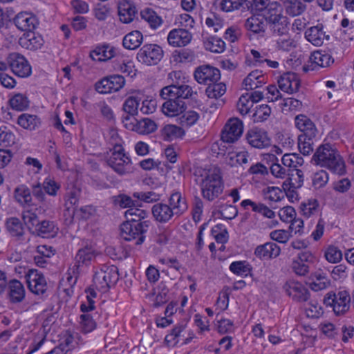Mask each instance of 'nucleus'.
Instances as JSON below:
<instances>
[{
    "label": "nucleus",
    "mask_w": 354,
    "mask_h": 354,
    "mask_svg": "<svg viewBox=\"0 0 354 354\" xmlns=\"http://www.w3.org/2000/svg\"><path fill=\"white\" fill-rule=\"evenodd\" d=\"M313 160L317 165L326 167L335 174L343 175L346 172L344 160L337 149L328 143L318 147Z\"/></svg>",
    "instance_id": "obj_1"
},
{
    "label": "nucleus",
    "mask_w": 354,
    "mask_h": 354,
    "mask_svg": "<svg viewBox=\"0 0 354 354\" xmlns=\"http://www.w3.org/2000/svg\"><path fill=\"white\" fill-rule=\"evenodd\" d=\"M200 183L202 196L213 201L223 193L224 183L219 168L213 167L204 172Z\"/></svg>",
    "instance_id": "obj_2"
},
{
    "label": "nucleus",
    "mask_w": 354,
    "mask_h": 354,
    "mask_svg": "<svg viewBox=\"0 0 354 354\" xmlns=\"http://www.w3.org/2000/svg\"><path fill=\"white\" fill-rule=\"evenodd\" d=\"M38 209L23 210L22 218L29 230L33 234L42 237L53 236L58 228L54 222L40 220L37 214Z\"/></svg>",
    "instance_id": "obj_3"
},
{
    "label": "nucleus",
    "mask_w": 354,
    "mask_h": 354,
    "mask_svg": "<svg viewBox=\"0 0 354 354\" xmlns=\"http://www.w3.org/2000/svg\"><path fill=\"white\" fill-rule=\"evenodd\" d=\"M149 221H143V222H138L135 218L127 221L120 226L121 236L126 241L136 240V244H142L145 239V234L149 228Z\"/></svg>",
    "instance_id": "obj_4"
},
{
    "label": "nucleus",
    "mask_w": 354,
    "mask_h": 354,
    "mask_svg": "<svg viewBox=\"0 0 354 354\" xmlns=\"http://www.w3.org/2000/svg\"><path fill=\"white\" fill-rule=\"evenodd\" d=\"M107 163L116 173L124 175L129 171L131 161L124 153L121 145L116 144L113 147L111 155L107 160Z\"/></svg>",
    "instance_id": "obj_5"
},
{
    "label": "nucleus",
    "mask_w": 354,
    "mask_h": 354,
    "mask_svg": "<svg viewBox=\"0 0 354 354\" xmlns=\"http://www.w3.org/2000/svg\"><path fill=\"white\" fill-rule=\"evenodd\" d=\"M324 302L326 306H333L337 315H342L350 308V294L346 290L339 291L337 294L328 292L324 297Z\"/></svg>",
    "instance_id": "obj_6"
},
{
    "label": "nucleus",
    "mask_w": 354,
    "mask_h": 354,
    "mask_svg": "<svg viewBox=\"0 0 354 354\" xmlns=\"http://www.w3.org/2000/svg\"><path fill=\"white\" fill-rule=\"evenodd\" d=\"M119 279L118 269L115 266L105 267L97 272L93 277V283L101 291H106Z\"/></svg>",
    "instance_id": "obj_7"
},
{
    "label": "nucleus",
    "mask_w": 354,
    "mask_h": 354,
    "mask_svg": "<svg viewBox=\"0 0 354 354\" xmlns=\"http://www.w3.org/2000/svg\"><path fill=\"white\" fill-rule=\"evenodd\" d=\"M163 57L162 48L153 44L144 45L137 53V59L139 62L147 66L158 64Z\"/></svg>",
    "instance_id": "obj_8"
},
{
    "label": "nucleus",
    "mask_w": 354,
    "mask_h": 354,
    "mask_svg": "<svg viewBox=\"0 0 354 354\" xmlns=\"http://www.w3.org/2000/svg\"><path fill=\"white\" fill-rule=\"evenodd\" d=\"M122 121L126 129L134 131L139 134H149L157 129L156 123L148 118L137 120L130 116H122Z\"/></svg>",
    "instance_id": "obj_9"
},
{
    "label": "nucleus",
    "mask_w": 354,
    "mask_h": 354,
    "mask_svg": "<svg viewBox=\"0 0 354 354\" xmlns=\"http://www.w3.org/2000/svg\"><path fill=\"white\" fill-rule=\"evenodd\" d=\"M95 257V250L91 245H87L80 248L75 256L71 268L73 274H78L84 268L90 266Z\"/></svg>",
    "instance_id": "obj_10"
},
{
    "label": "nucleus",
    "mask_w": 354,
    "mask_h": 354,
    "mask_svg": "<svg viewBox=\"0 0 354 354\" xmlns=\"http://www.w3.org/2000/svg\"><path fill=\"white\" fill-rule=\"evenodd\" d=\"M243 132V122L237 118H232L227 120L224 126L221 138L224 142L234 143L241 138Z\"/></svg>",
    "instance_id": "obj_11"
},
{
    "label": "nucleus",
    "mask_w": 354,
    "mask_h": 354,
    "mask_svg": "<svg viewBox=\"0 0 354 354\" xmlns=\"http://www.w3.org/2000/svg\"><path fill=\"white\" fill-rule=\"evenodd\" d=\"M6 60L12 73L20 77H27L32 73L31 66L27 59L17 53L9 54Z\"/></svg>",
    "instance_id": "obj_12"
},
{
    "label": "nucleus",
    "mask_w": 354,
    "mask_h": 354,
    "mask_svg": "<svg viewBox=\"0 0 354 354\" xmlns=\"http://www.w3.org/2000/svg\"><path fill=\"white\" fill-rule=\"evenodd\" d=\"M245 138L248 143L254 148L265 149L271 145V139L263 129L254 127L248 130Z\"/></svg>",
    "instance_id": "obj_13"
},
{
    "label": "nucleus",
    "mask_w": 354,
    "mask_h": 354,
    "mask_svg": "<svg viewBox=\"0 0 354 354\" xmlns=\"http://www.w3.org/2000/svg\"><path fill=\"white\" fill-rule=\"evenodd\" d=\"M194 78L199 84H209L218 82L221 78L220 71L209 65L198 66L194 71Z\"/></svg>",
    "instance_id": "obj_14"
},
{
    "label": "nucleus",
    "mask_w": 354,
    "mask_h": 354,
    "mask_svg": "<svg viewBox=\"0 0 354 354\" xmlns=\"http://www.w3.org/2000/svg\"><path fill=\"white\" fill-rule=\"evenodd\" d=\"M283 289L289 297H291L296 301H307L309 298V291L303 284L298 281L294 280L288 281L283 285Z\"/></svg>",
    "instance_id": "obj_15"
},
{
    "label": "nucleus",
    "mask_w": 354,
    "mask_h": 354,
    "mask_svg": "<svg viewBox=\"0 0 354 354\" xmlns=\"http://www.w3.org/2000/svg\"><path fill=\"white\" fill-rule=\"evenodd\" d=\"M26 281L29 290L35 295H42L47 290V283L45 277L37 270H29L26 274Z\"/></svg>",
    "instance_id": "obj_16"
},
{
    "label": "nucleus",
    "mask_w": 354,
    "mask_h": 354,
    "mask_svg": "<svg viewBox=\"0 0 354 354\" xmlns=\"http://www.w3.org/2000/svg\"><path fill=\"white\" fill-rule=\"evenodd\" d=\"M16 27L21 31H33L39 25L37 17L31 12H21L13 19Z\"/></svg>",
    "instance_id": "obj_17"
},
{
    "label": "nucleus",
    "mask_w": 354,
    "mask_h": 354,
    "mask_svg": "<svg viewBox=\"0 0 354 354\" xmlns=\"http://www.w3.org/2000/svg\"><path fill=\"white\" fill-rule=\"evenodd\" d=\"M16 202L24 207V210L38 209L34 207L31 190L25 185L17 186L14 190Z\"/></svg>",
    "instance_id": "obj_18"
},
{
    "label": "nucleus",
    "mask_w": 354,
    "mask_h": 354,
    "mask_svg": "<svg viewBox=\"0 0 354 354\" xmlns=\"http://www.w3.org/2000/svg\"><path fill=\"white\" fill-rule=\"evenodd\" d=\"M192 35L184 28H175L171 30L167 36L169 45L174 47H183L190 43Z\"/></svg>",
    "instance_id": "obj_19"
},
{
    "label": "nucleus",
    "mask_w": 354,
    "mask_h": 354,
    "mask_svg": "<svg viewBox=\"0 0 354 354\" xmlns=\"http://www.w3.org/2000/svg\"><path fill=\"white\" fill-rule=\"evenodd\" d=\"M167 205L174 213L175 219L180 217L188 209L187 200L180 192H174L171 194Z\"/></svg>",
    "instance_id": "obj_20"
},
{
    "label": "nucleus",
    "mask_w": 354,
    "mask_h": 354,
    "mask_svg": "<svg viewBox=\"0 0 354 354\" xmlns=\"http://www.w3.org/2000/svg\"><path fill=\"white\" fill-rule=\"evenodd\" d=\"M151 213L154 220L160 223H167L175 219L174 213L167 203H156L151 207Z\"/></svg>",
    "instance_id": "obj_21"
},
{
    "label": "nucleus",
    "mask_w": 354,
    "mask_h": 354,
    "mask_svg": "<svg viewBox=\"0 0 354 354\" xmlns=\"http://www.w3.org/2000/svg\"><path fill=\"white\" fill-rule=\"evenodd\" d=\"M278 84L281 91L291 94L298 91L300 81L295 73L288 72L280 77Z\"/></svg>",
    "instance_id": "obj_22"
},
{
    "label": "nucleus",
    "mask_w": 354,
    "mask_h": 354,
    "mask_svg": "<svg viewBox=\"0 0 354 354\" xmlns=\"http://www.w3.org/2000/svg\"><path fill=\"white\" fill-rule=\"evenodd\" d=\"M305 37L309 42L317 46L322 45L325 39H329V35H326L324 30L322 24H318L307 29L305 32Z\"/></svg>",
    "instance_id": "obj_23"
},
{
    "label": "nucleus",
    "mask_w": 354,
    "mask_h": 354,
    "mask_svg": "<svg viewBox=\"0 0 354 354\" xmlns=\"http://www.w3.org/2000/svg\"><path fill=\"white\" fill-rule=\"evenodd\" d=\"M44 41L41 35L36 34L33 31L25 33L19 39V45L26 49L36 50L40 49L44 45Z\"/></svg>",
    "instance_id": "obj_24"
},
{
    "label": "nucleus",
    "mask_w": 354,
    "mask_h": 354,
    "mask_svg": "<svg viewBox=\"0 0 354 354\" xmlns=\"http://www.w3.org/2000/svg\"><path fill=\"white\" fill-rule=\"evenodd\" d=\"M295 125L302 133L299 136H305L310 138H314L317 135V129L315 124L304 115H299L295 118Z\"/></svg>",
    "instance_id": "obj_25"
},
{
    "label": "nucleus",
    "mask_w": 354,
    "mask_h": 354,
    "mask_svg": "<svg viewBox=\"0 0 354 354\" xmlns=\"http://www.w3.org/2000/svg\"><path fill=\"white\" fill-rule=\"evenodd\" d=\"M161 109L165 115L174 117L184 112L185 103L180 99H170L162 104Z\"/></svg>",
    "instance_id": "obj_26"
},
{
    "label": "nucleus",
    "mask_w": 354,
    "mask_h": 354,
    "mask_svg": "<svg viewBox=\"0 0 354 354\" xmlns=\"http://www.w3.org/2000/svg\"><path fill=\"white\" fill-rule=\"evenodd\" d=\"M280 248L274 243L268 242L257 246L254 250V254L260 259L276 258L280 254Z\"/></svg>",
    "instance_id": "obj_27"
},
{
    "label": "nucleus",
    "mask_w": 354,
    "mask_h": 354,
    "mask_svg": "<svg viewBox=\"0 0 354 354\" xmlns=\"http://www.w3.org/2000/svg\"><path fill=\"white\" fill-rule=\"evenodd\" d=\"M272 36L286 35L289 32L288 19L285 15L279 17L276 16L268 21Z\"/></svg>",
    "instance_id": "obj_28"
},
{
    "label": "nucleus",
    "mask_w": 354,
    "mask_h": 354,
    "mask_svg": "<svg viewBox=\"0 0 354 354\" xmlns=\"http://www.w3.org/2000/svg\"><path fill=\"white\" fill-rule=\"evenodd\" d=\"M245 28L254 33H263L266 28L265 17L261 15H254L248 18L244 24Z\"/></svg>",
    "instance_id": "obj_29"
},
{
    "label": "nucleus",
    "mask_w": 354,
    "mask_h": 354,
    "mask_svg": "<svg viewBox=\"0 0 354 354\" xmlns=\"http://www.w3.org/2000/svg\"><path fill=\"white\" fill-rule=\"evenodd\" d=\"M118 15L124 24H129L134 19L137 10L136 7L129 1H123L118 3Z\"/></svg>",
    "instance_id": "obj_30"
},
{
    "label": "nucleus",
    "mask_w": 354,
    "mask_h": 354,
    "mask_svg": "<svg viewBox=\"0 0 354 354\" xmlns=\"http://www.w3.org/2000/svg\"><path fill=\"white\" fill-rule=\"evenodd\" d=\"M266 82V77L265 75L261 71L256 70L248 74L244 79L243 84L245 89L249 91L261 87Z\"/></svg>",
    "instance_id": "obj_31"
},
{
    "label": "nucleus",
    "mask_w": 354,
    "mask_h": 354,
    "mask_svg": "<svg viewBox=\"0 0 354 354\" xmlns=\"http://www.w3.org/2000/svg\"><path fill=\"white\" fill-rule=\"evenodd\" d=\"M286 13L291 17L301 15L306 9V5L300 0H279Z\"/></svg>",
    "instance_id": "obj_32"
},
{
    "label": "nucleus",
    "mask_w": 354,
    "mask_h": 354,
    "mask_svg": "<svg viewBox=\"0 0 354 354\" xmlns=\"http://www.w3.org/2000/svg\"><path fill=\"white\" fill-rule=\"evenodd\" d=\"M9 297L12 302H21L25 297V289L23 284L18 280L14 279L8 283Z\"/></svg>",
    "instance_id": "obj_33"
},
{
    "label": "nucleus",
    "mask_w": 354,
    "mask_h": 354,
    "mask_svg": "<svg viewBox=\"0 0 354 354\" xmlns=\"http://www.w3.org/2000/svg\"><path fill=\"white\" fill-rule=\"evenodd\" d=\"M275 38V48L280 51L289 52L296 48L297 42L292 38L289 32L286 35L274 36Z\"/></svg>",
    "instance_id": "obj_34"
},
{
    "label": "nucleus",
    "mask_w": 354,
    "mask_h": 354,
    "mask_svg": "<svg viewBox=\"0 0 354 354\" xmlns=\"http://www.w3.org/2000/svg\"><path fill=\"white\" fill-rule=\"evenodd\" d=\"M310 60L320 67H328L334 62V59L329 53L321 50L311 53Z\"/></svg>",
    "instance_id": "obj_35"
},
{
    "label": "nucleus",
    "mask_w": 354,
    "mask_h": 354,
    "mask_svg": "<svg viewBox=\"0 0 354 354\" xmlns=\"http://www.w3.org/2000/svg\"><path fill=\"white\" fill-rule=\"evenodd\" d=\"M5 225L9 234L13 237L19 239L24 234L23 224L18 218L10 217L7 218Z\"/></svg>",
    "instance_id": "obj_36"
},
{
    "label": "nucleus",
    "mask_w": 354,
    "mask_h": 354,
    "mask_svg": "<svg viewBox=\"0 0 354 354\" xmlns=\"http://www.w3.org/2000/svg\"><path fill=\"white\" fill-rule=\"evenodd\" d=\"M143 36L138 30L132 31L126 35L122 40L123 46L129 50L138 48L142 44Z\"/></svg>",
    "instance_id": "obj_37"
},
{
    "label": "nucleus",
    "mask_w": 354,
    "mask_h": 354,
    "mask_svg": "<svg viewBox=\"0 0 354 354\" xmlns=\"http://www.w3.org/2000/svg\"><path fill=\"white\" fill-rule=\"evenodd\" d=\"M241 205L243 208H247V207L250 206L254 212L260 213L265 217L269 218H272L275 216L274 212L267 206L262 203H256L250 199L243 200L241 203Z\"/></svg>",
    "instance_id": "obj_38"
},
{
    "label": "nucleus",
    "mask_w": 354,
    "mask_h": 354,
    "mask_svg": "<svg viewBox=\"0 0 354 354\" xmlns=\"http://www.w3.org/2000/svg\"><path fill=\"white\" fill-rule=\"evenodd\" d=\"M142 19L147 21L153 29L158 28L162 24V19L151 8H145L140 12Z\"/></svg>",
    "instance_id": "obj_39"
},
{
    "label": "nucleus",
    "mask_w": 354,
    "mask_h": 354,
    "mask_svg": "<svg viewBox=\"0 0 354 354\" xmlns=\"http://www.w3.org/2000/svg\"><path fill=\"white\" fill-rule=\"evenodd\" d=\"M17 124L24 129L32 131L39 126L40 121L35 115L23 113L19 116Z\"/></svg>",
    "instance_id": "obj_40"
},
{
    "label": "nucleus",
    "mask_w": 354,
    "mask_h": 354,
    "mask_svg": "<svg viewBox=\"0 0 354 354\" xmlns=\"http://www.w3.org/2000/svg\"><path fill=\"white\" fill-rule=\"evenodd\" d=\"M283 165L288 171L294 169H298V167L303 165L304 160L302 157L296 153H286L281 158Z\"/></svg>",
    "instance_id": "obj_41"
},
{
    "label": "nucleus",
    "mask_w": 354,
    "mask_h": 354,
    "mask_svg": "<svg viewBox=\"0 0 354 354\" xmlns=\"http://www.w3.org/2000/svg\"><path fill=\"white\" fill-rule=\"evenodd\" d=\"M96 317L97 313H89V312H85L80 316V325L82 332L88 333L95 329L97 326Z\"/></svg>",
    "instance_id": "obj_42"
},
{
    "label": "nucleus",
    "mask_w": 354,
    "mask_h": 354,
    "mask_svg": "<svg viewBox=\"0 0 354 354\" xmlns=\"http://www.w3.org/2000/svg\"><path fill=\"white\" fill-rule=\"evenodd\" d=\"M215 207L221 217L225 219L232 220L238 214V209L236 206L223 204L220 200L216 202Z\"/></svg>",
    "instance_id": "obj_43"
},
{
    "label": "nucleus",
    "mask_w": 354,
    "mask_h": 354,
    "mask_svg": "<svg viewBox=\"0 0 354 354\" xmlns=\"http://www.w3.org/2000/svg\"><path fill=\"white\" fill-rule=\"evenodd\" d=\"M161 132L165 140H173L184 135L183 129L174 124L165 125Z\"/></svg>",
    "instance_id": "obj_44"
},
{
    "label": "nucleus",
    "mask_w": 354,
    "mask_h": 354,
    "mask_svg": "<svg viewBox=\"0 0 354 354\" xmlns=\"http://www.w3.org/2000/svg\"><path fill=\"white\" fill-rule=\"evenodd\" d=\"M90 56L93 59L104 61L115 56V49L113 47L105 46L93 50Z\"/></svg>",
    "instance_id": "obj_45"
},
{
    "label": "nucleus",
    "mask_w": 354,
    "mask_h": 354,
    "mask_svg": "<svg viewBox=\"0 0 354 354\" xmlns=\"http://www.w3.org/2000/svg\"><path fill=\"white\" fill-rule=\"evenodd\" d=\"M9 104L12 109L22 111L29 106V100L25 95L17 93L10 98Z\"/></svg>",
    "instance_id": "obj_46"
},
{
    "label": "nucleus",
    "mask_w": 354,
    "mask_h": 354,
    "mask_svg": "<svg viewBox=\"0 0 354 354\" xmlns=\"http://www.w3.org/2000/svg\"><path fill=\"white\" fill-rule=\"evenodd\" d=\"M248 158L249 153L245 151L230 153L227 156V164L232 167L242 166L248 163Z\"/></svg>",
    "instance_id": "obj_47"
},
{
    "label": "nucleus",
    "mask_w": 354,
    "mask_h": 354,
    "mask_svg": "<svg viewBox=\"0 0 354 354\" xmlns=\"http://www.w3.org/2000/svg\"><path fill=\"white\" fill-rule=\"evenodd\" d=\"M287 181L290 187L294 189L300 188L304 183V172L299 169H294L288 171Z\"/></svg>",
    "instance_id": "obj_48"
},
{
    "label": "nucleus",
    "mask_w": 354,
    "mask_h": 354,
    "mask_svg": "<svg viewBox=\"0 0 354 354\" xmlns=\"http://www.w3.org/2000/svg\"><path fill=\"white\" fill-rule=\"evenodd\" d=\"M206 50L215 53H221L225 50V44L221 39L216 37H211L204 42Z\"/></svg>",
    "instance_id": "obj_49"
},
{
    "label": "nucleus",
    "mask_w": 354,
    "mask_h": 354,
    "mask_svg": "<svg viewBox=\"0 0 354 354\" xmlns=\"http://www.w3.org/2000/svg\"><path fill=\"white\" fill-rule=\"evenodd\" d=\"M245 2L246 0H221L218 7L221 10L230 12L241 9V8L243 7Z\"/></svg>",
    "instance_id": "obj_50"
},
{
    "label": "nucleus",
    "mask_w": 354,
    "mask_h": 354,
    "mask_svg": "<svg viewBox=\"0 0 354 354\" xmlns=\"http://www.w3.org/2000/svg\"><path fill=\"white\" fill-rule=\"evenodd\" d=\"M226 91L225 84L223 83H211L208 84L205 92L209 98L217 99L223 96Z\"/></svg>",
    "instance_id": "obj_51"
},
{
    "label": "nucleus",
    "mask_w": 354,
    "mask_h": 354,
    "mask_svg": "<svg viewBox=\"0 0 354 354\" xmlns=\"http://www.w3.org/2000/svg\"><path fill=\"white\" fill-rule=\"evenodd\" d=\"M140 105V100L137 97H129L123 104V110L127 113L126 116H133L137 114L138 106Z\"/></svg>",
    "instance_id": "obj_52"
},
{
    "label": "nucleus",
    "mask_w": 354,
    "mask_h": 354,
    "mask_svg": "<svg viewBox=\"0 0 354 354\" xmlns=\"http://www.w3.org/2000/svg\"><path fill=\"white\" fill-rule=\"evenodd\" d=\"M319 202L316 199H309L300 205V210L304 216L310 217L319 212Z\"/></svg>",
    "instance_id": "obj_53"
},
{
    "label": "nucleus",
    "mask_w": 354,
    "mask_h": 354,
    "mask_svg": "<svg viewBox=\"0 0 354 354\" xmlns=\"http://www.w3.org/2000/svg\"><path fill=\"white\" fill-rule=\"evenodd\" d=\"M73 342V336L67 333L64 335L59 345L53 349H59V353L61 354H67L74 347Z\"/></svg>",
    "instance_id": "obj_54"
},
{
    "label": "nucleus",
    "mask_w": 354,
    "mask_h": 354,
    "mask_svg": "<svg viewBox=\"0 0 354 354\" xmlns=\"http://www.w3.org/2000/svg\"><path fill=\"white\" fill-rule=\"evenodd\" d=\"M230 270L234 274L241 277L248 276L251 271L250 265L245 261H234L230 266Z\"/></svg>",
    "instance_id": "obj_55"
},
{
    "label": "nucleus",
    "mask_w": 354,
    "mask_h": 354,
    "mask_svg": "<svg viewBox=\"0 0 354 354\" xmlns=\"http://www.w3.org/2000/svg\"><path fill=\"white\" fill-rule=\"evenodd\" d=\"M313 139L305 136H298V148L303 155L308 156L313 151Z\"/></svg>",
    "instance_id": "obj_56"
},
{
    "label": "nucleus",
    "mask_w": 354,
    "mask_h": 354,
    "mask_svg": "<svg viewBox=\"0 0 354 354\" xmlns=\"http://www.w3.org/2000/svg\"><path fill=\"white\" fill-rule=\"evenodd\" d=\"M271 113V109L267 104H261L256 107L252 115L254 122H261L268 119Z\"/></svg>",
    "instance_id": "obj_57"
},
{
    "label": "nucleus",
    "mask_w": 354,
    "mask_h": 354,
    "mask_svg": "<svg viewBox=\"0 0 354 354\" xmlns=\"http://www.w3.org/2000/svg\"><path fill=\"white\" fill-rule=\"evenodd\" d=\"M266 198L277 202L284 197V194L281 189L277 187H267L263 190Z\"/></svg>",
    "instance_id": "obj_58"
},
{
    "label": "nucleus",
    "mask_w": 354,
    "mask_h": 354,
    "mask_svg": "<svg viewBox=\"0 0 354 354\" xmlns=\"http://www.w3.org/2000/svg\"><path fill=\"white\" fill-rule=\"evenodd\" d=\"M178 99H194L197 95V91H194L192 87L185 84L177 83Z\"/></svg>",
    "instance_id": "obj_59"
},
{
    "label": "nucleus",
    "mask_w": 354,
    "mask_h": 354,
    "mask_svg": "<svg viewBox=\"0 0 354 354\" xmlns=\"http://www.w3.org/2000/svg\"><path fill=\"white\" fill-rule=\"evenodd\" d=\"M265 12V19L267 22L271 20V18L273 19L275 16L279 17L283 15L281 6L277 1L271 2Z\"/></svg>",
    "instance_id": "obj_60"
},
{
    "label": "nucleus",
    "mask_w": 354,
    "mask_h": 354,
    "mask_svg": "<svg viewBox=\"0 0 354 354\" xmlns=\"http://www.w3.org/2000/svg\"><path fill=\"white\" fill-rule=\"evenodd\" d=\"M326 259L331 263H336L342 259V251L333 245L328 246L324 252Z\"/></svg>",
    "instance_id": "obj_61"
},
{
    "label": "nucleus",
    "mask_w": 354,
    "mask_h": 354,
    "mask_svg": "<svg viewBox=\"0 0 354 354\" xmlns=\"http://www.w3.org/2000/svg\"><path fill=\"white\" fill-rule=\"evenodd\" d=\"M15 136L6 126L0 127V145L8 147L15 143Z\"/></svg>",
    "instance_id": "obj_62"
},
{
    "label": "nucleus",
    "mask_w": 354,
    "mask_h": 354,
    "mask_svg": "<svg viewBox=\"0 0 354 354\" xmlns=\"http://www.w3.org/2000/svg\"><path fill=\"white\" fill-rule=\"evenodd\" d=\"M254 103L251 100L250 97L247 94H243L237 103V108L240 113L243 115L249 113L250 109L253 106Z\"/></svg>",
    "instance_id": "obj_63"
},
{
    "label": "nucleus",
    "mask_w": 354,
    "mask_h": 354,
    "mask_svg": "<svg viewBox=\"0 0 354 354\" xmlns=\"http://www.w3.org/2000/svg\"><path fill=\"white\" fill-rule=\"evenodd\" d=\"M185 326L183 324H178L165 337V342L170 345L175 346L178 342V337L180 336L182 332L184 331Z\"/></svg>",
    "instance_id": "obj_64"
}]
</instances>
